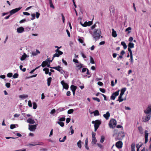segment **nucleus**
Here are the masks:
<instances>
[{
	"label": "nucleus",
	"instance_id": "nucleus-1",
	"mask_svg": "<svg viewBox=\"0 0 151 151\" xmlns=\"http://www.w3.org/2000/svg\"><path fill=\"white\" fill-rule=\"evenodd\" d=\"M101 35V32L100 29H95L94 31L93 37L96 40H99Z\"/></svg>",
	"mask_w": 151,
	"mask_h": 151
},
{
	"label": "nucleus",
	"instance_id": "nucleus-2",
	"mask_svg": "<svg viewBox=\"0 0 151 151\" xmlns=\"http://www.w3.org/2000/svg\"><path fill=\"white\" fill-rule=\"evenodd\" d=\"M92 123L93 124H94V131L96 132L99 127V125L101 124V122L100 120H96L95 121H92Z\"/></svg>",
	"mask_w": 151,
	"mask_h": 151
},
{
	"label": "nucleus",
	"instance_id": "nucleus-3",
	"mask_svg": "<svg viewBox=\"0 0 151 151\" xmlns=\"http://www.w3.org/2000/svg\"><path fill=\"white\" fill-rule=\"evenodd\" d=\"M109 126L110 128H114L115 127L116 124V121L115 119H111L109 124Z\"/></svg>",
	"mask_w": 151,
	"mask_h": 151
},
{
	"label": "nucleus",
	"instance_id": "nucleus-4",
	"mask_svg": "<svg viewBox=\"0 0 151 151\" xmlns=\"http://www.w3.org/2000/svg\"><path fill=\"white\" fill-rule=\"evenodd\" d=\"M52 68V69H55L58 71L61 74H63V73H65L64 70L63 69L62 67L59 65L58 66L53 67Z\"/></svg>",
	"mask_w": 151,
	"mask_h": 151
},
{
	"label": "nucleus",
	"instance_id": "nucleus-5",
	"mask_svg": "<svg viewBox=\"0 0 151 151\" xmlns=\"http://www.w3.org/2000/svg\"><path fill=\"white\" fill-rule=\"evenodd\" d=\"M151 114H149L147 115L145 117H143L142 119V121L143 122H145L148 121L150 119Z\"/></svg>",
	"mask_w": 151,
	"mask_h": 151
},
{
	"label": "nucleus",
	"instance_id": "nucleus-6",
	"mask_svg": "<svg viewBox=\"0 0 151 151\" xmlns=\"http://www.w3.org/2000/svg\"><path fill=\"white\" fill-rule=\"evenodd\" d=\"M119 90L113 93L110 97V99L111 100H114L115 99L116 97L119 95Z\"/></svg>",
	"mask_w": 151,
	"mask_h": 151
},
{
	"label": "nucleus",
	"instance_id": "nucleus-7",
	"mask_svg": "<svg viewBox=\"0 0 151 151\" xmlns=\"http://www.w3.org/2000/svg\"><path fill=\"white\" fill-rule=\"evenodd\" d=\"M55 51L56 53L54 55V57H58L60 55L63 54V52H62L59 50L58 49L56 50Z\"/></svg>",
	"mask_w": 151,
	"mask_h": 151
},
{
	"label": "nucleus",
	"instance_id": "nucleus-8",
	"mask_svg": "<svg viewBox=\"0 0 151 151\" xmlns=\"http://www.w3.org/2000/svg\"><path fill=\"white\" fill-rule=\"evenodd\" d=\"M21 8L19 7L13 9L10 11V15H12L19 11L20 10Z\"/></svg>",
	"mask_w": 151,
	"mask_h": 151
},
{
	"label": "nucleus",
	"instance_id": "nucleus-9",
	"mask_svg": "<svg viewBox=\"0 0 151 151\" xmlns=\"http://www.w3.org/2000/svg\"><path fill=\"white\" fill-rule=\"evenodd\" d=\"M37 125H29V129L31 131H34L36 129Z\"/></svg>",
	"mask_w": 151,
	"mask_h": 151
},
{
	"label": "nucleus",
	"instance_id": "nucleus-10",
	"mask_svg": "<svg viewBox=\"0 0 151 151\" xmlns=\"http://www.w3.org/2000/svg\"><path fill=\"white\" fill-rule=\"evenodd\" d=\"M123 143L121 141H119L116 142L115 144L116 147L118 148H121L122 147Z\"/></svg>",
	"mask_w": 151,
	"mask_h": 151
},
{
	"label": "nucleus",
	"instance_id": "nucleus-11",
	"mask_svg": "<svg viewBox=\"0 0 151 151\" xmlns=\"http://www.w3.org/2000/svg\"><path fill=\"white\" fill-rule=\"evenodd\" d=\"M148 131L147 130L145 131V144H146L148 141Z\"/></svg>",
	"mask_w": 151,
	"mask_h": 151
},
{
	"label": "nucleus",
	"instance_id": "nucleus-12",
	"mask_svg": "<svg viewBox=\"0 0 151 151\" xmlns=\"http://www.w3.org/2000/svg\"><path fill=\"white\" fill-rule=\"evenodd\" d=\"M61 83L62 84V85L63 86V88L66 89H68L69 87V86L68 85L65 83L63 81H62L61 82Z\"/></svg>",
	"mask_w": 151,
	"mask_h": 151
},
{
	"label": "nucleus",
	"instance_id": "nucleus-13",
	"mask_svg": "<svg viewBox=\"0 0 151 151\" xmlns=\"http://www.w3.org/2000/svg\"><path fill=\"white\" fill-rule=\"evenodd\" d=\"M144 113L146 114H148L151 112V105L148 106L147 109L144 111Z\"/></svg>",
	"mask_w": 151,
	"mask_h": 151
},
{
	"label": "nucleus",
	"instance_id": "nucleus-14",
	"mask_svg": "<svg viewBox=\"0 0 151 151\" xmlns=\"http://www.w3.org/2000/svg\"><path fill=\"white\" fill-rule=\"evenodd\" d=\"M24 31V28L22 27H19L17 28V31L19 33H22Z\"/></svg>",
	"mask_w": 151,
	"mask_h": 151
},
{
	"label": "nucleus",
	"instance_id": "nucleus-15",
	"mask_svg": "<svg viewBox=\"0 0 151 151\" xmlns=\"http://www.w3.org/2000/svg\"><path fill=\"white\" fill-rule=\"evenodd\" d=\"M27 122L30 124H34L35 123L34 120H33L31 118H29L27 120Z\"/></svg>",
	"mask_w": 151,
	"mask_h": 151
},
{
	"label": "nucleus",
	"instance_id": "nucleus-16",
	"mask_svg": "<svg viewBox=\"0 0 151 151\" xmlns=\"http://www.w3.org/2000/svg\"><path fill=\"white\" fill-rule=\"evenodd\" d=\"M110 116V114L109 111H107L106 113L103 115V116L106 119H108Z\"/></svg>",
	"mask_w": 151,
	"mask_h": 151
},
{
	"label": "nucleus",
	"instance_id": "nucleus-17",
	"mask_svg": "<svg viewBox=\"0 0 151 151\" xmlns=\"http://www.w3.org/2000/svg\"><path fill=\"white\" fill-rule=\"evenodd\" d=\"M112 36L114 37H116L117 36L116 32L114 29H112Z\"/></svg>",
	"mask_w": 151,
	"mask_h": 151
},
{
	"label": "nucleus",
	"instance_id": "nucleus-18",
	"mask_svg": "<svg viewBox=\"0 0 151 151\" xmlns=\"http://www.w3.org/2000/svg\"><path fill=\"white\" fill-rule=\"evenodd\" d=\"M122 95L120 94L119 96L118 97V99L116 101H119V102H121L124 100V99H122Z\"/></svg>",
	"mask_w": 151,
	"mask_h": 151
},
{
	"label": "nucleus",
	"instance_id": "nucleus-19",
	"mask_svg": "<svg viewBox=\"0 0 151 151\" xmlns=\"http://www.w3.org/2000/svg\"><path fill=\"white\" fill-rule=\"evenodd\" d=\"M88 138H87L85 140V146L87 150L89 149V147H88Z\"/></svg>",
	"mask_w": 151,
	"mask_h": 151
},
{
	"label": "nucleus",
	"instance_id": "nucleus-20",
	"mask_svg": "<svg viewBox=\"0 0 151 151\" xmlns=\"http://www.w3.org/2000/svg\"><path fill=\"white\" fill-rule=\"evenodd\" d=\"M47 61L45 60L42 62L41 66L43 67H44L47 65Z\"/></svg>",
	"mask_w": 151,
	"mask_h": 151
},
{
	"label": "nucleus",
	"instance_id": "nucleus-21",
	"mask_svg": "<svg viewBox=\"0 0 151 151\" xmlns=\"http://www.w3.org/2000/svg\"><path fill=\"white\" fill-rule=\"evenodd\" d=\"M52 78L51 77H49L47 79V84L48 86L50 85V83L52 81Z\"/></svg>",
	"mask_w": 151,
	"mask_h": 151
},
{
	"label": "nucleus",
	"instance_id": "nucleus-22",
	"mask_svg": "<svg viewBox=\"0 0 151 151\" xmlns=\"http://www.w3.org/2000/svg\"><path fill=\"white\" fill-rule=\"evenodd\" d=\"M77 88V86L73 85H72L70 86V88L72 91H75Z\"/></svg>",
	"mask_w": 151,
	"mask_h": 151
},
{
	"label": "nucleus",
	"instance_id": "nucleus-23",
	"mask_svg": "<svg viewBox=\"0 0 151 151\" xmlns=\"http://www.w3.org/2000/svg\"><path fill=\"white\" fill-rule=\"evenodd\" d=\"M40 53V52L37 50H36V52H32V55L33 56H35L36 55Z\"/></svg>",
	"mask_w": 151,
	"mask_h": 151
},
{
	"label": "nucleus",
	"instance_id": "nucleus-24",
	"mask_svg": "<svg viewBox=\"0 0 151 151\" xmlns=\"http://www.w3.org/2000/svg\"><path fill=\"white\" fill-rule=\"evenodd\" d=\"M126 88H122L121 90V93L120 94L123 96L125 92L126 91Z\"/></svg>",
	"mask_w": 151,
	"mask_h": 151
},
{
	"label": "nucleus",
	"instance_id": "nucleus-25",
	"mask_svg": "<svg viewBox=\"0 0 151 151\" xmlns=\"http://www.w3.org/2000/svg\"><path fill=\"white\" fill-rule=\"evenodd\" d=\"M128 47L129 48H133L134 47V44L132 42H129L128 45Z\"/></svg>",
	"mask_w": 151,
	"mask_h": 151
},
{
	"label": "nucleus",
	"instance_id": "nucleus-26",
	"mask_svg": "<svg viewBox=\"0 0 151 151\" xmlns=\"http://www.w3.org/2000/svg\"><path fill=\"white\" fill-rule=\"evenodd\" d=\"M138 129L139 130L140 134H142L143 133V130L142 127H138Z\"/></svg>",
	"mask_w": 151,
	"mask_h": 151
},
{
	"label": "nucleus",
	"instance_id": "nucleus-27",
	"mask_svg": "<svg viewBox=\"0 0 151 151\" xmlns=\"http://www.w3.org/2000/svg\"><path fill=\"white\" fill-rule=\"evenodd\" d=\"M135 144L134 143H133L132 144L131 146V151H135Z\"/></svg>",
	"mask_w": 151,
	"mask_h": 151
},
{
	"label": "nucleus",
	"instance_id": "nucleus-28",
	"mask_svg": "<svg viewBox=\"0 0 151 151\" xmlns=\"http://www.w3.org/2000/svg\"><path fill=\"white\" fill-rule=\"evenodd\" d=\"M121 45L123 46L124 48V49H125L127 48V45L124 42H121Z\"/></svg>",
	"mask_w": 151,
	"mask_h": 151
},
{
	"label": "nucleus",
	"instance_id": "nucleus-29",
	"mask_svg": "<svg viewBox=\"0 0 151 151\" xmlns=\"http://www.w3.org/2000/svg\"><path fill=\"white\" fill-rule=\"evenodd\" d=\"M49 1L50 7L54 9L55 7L52 4V0H49Z\"/></svg>",
	"mask_w": 151,
	"mask_h": 151
},
{
	"label": "nucleus",
	"instance_id": "nucleus-30",
	"mask_svg": "<svg viewBox=\"0 0 151 151\" xmlns=\"http://www.w3.org/2000/svg\"><path fill=\"white\" fill-rule=\"evenodd\" d=\"M97 140L96 138H92V144L93 145L95 144Z\"/></svg>",
	"mask_w": 151,
	"mask_h": 151
},
{
	"label": "nucleus",
	"instance_id": "nucleus-31",
	"mask_svg": "<svg viewBox=\"0 0 151 151\" xmlns=\"http://www.w3.org/2000/svg\"><path fill=\"white\" fill-rule=\"evenodd\" d=\"M93 113L94 116H99V112L97 110H96L93 112Z\"/></svg>",
	"mask_w": 151,
	"mask_h": 151
},
{
	"label": "nucleus",
	"instance_id": "nucleus-32",
	"mask_svg": "<svg viewBox=\"0 0 151 151\" xmlns=\"http://www.w3.org/2000/svg\"><path fill=\"white\" fill-rule=\"evenodd\" d=\"M66 139V136H65L63 138V139H61V138H60L59 139V141L60 142H63L65 141Z\"/></svg>",
	"mask_w": 151,
	"mask_h": 151
},
{
	"label": "nucleus",
	"instance_id": "nucleus-33",
	"mask_svg": "<svg viewBox=\"0 0 151 151\" xmlns=\"http://www.w3.org/2000/svg\"><path fill=\"white\" fill-rule=\"evenodd\" d=\"M27 57V55L26 54H24L22 55L21 58V60H23L25 59Z\"/></svg>",
	"mask_w": 151,
	"mask_h": 151
},
{
	"label": "nucleus",
	"instance_id": "nucleus-34",
	"mask_svg": "<svg viewBox=\"0 0 151 151\" xmlns=\"http://www.w3.org/2000/svg\"><path fill=\"white\" fill-rule=\"evenodd\" d=\"M43 70L45 71V73L47 74L49 73V69L47 68H45L43 69Z\"/></svg>",
	"mask_w": 151,
	"mask_h": 151
},
{
	"label": "nucleus",
	"instance_id": "nucleus-35",
	"mask_svg": "<svg viewBox=\"0 0 151 151\" xmlns=\"http://www.w3.org/2000/svg\"><path fill=\"white\" fill-rule=\"evenodd\" d=\"M81 140H79L77 143L78 147L80 148H81Z\"/></svg>",
	"mask_w": 151,
	"mask_h": 151
},
{
	"label": "nucleus",
	"instance_id": "nucleus-36",
	"mask_svg": "<svg viewBox=\"0 0 151 151\" xmlns=\"http://www.w3.org/2000/svg\"><path fill=\"white\" fill-rule=\"evenodd\" d=\"M64 108H60L59 109H57L56 111L58 112H59L60 111H63L64 110Z\"/></svg>",
	"mask_w": 151,
	"mask_h": 151
},
{
	"label": "nucleus",
	"instance_id": "nucleus-37",
	"mask_svg": "<svg viewBox=\"0 0 151 151\" xmlns=\"http://www.w3.org/2000/svg\"><path fill=\"white\" fill-rule=\"evenodd\" d=\"M131 27H128L125 29V32H128V33L129 34L131 32Z\"/></svg>",
	"mask_w": 151,
	"mask_h": 151
},
{
	"label": "nucleus",
	"instance_id": "nucleus-38",
	"mask_svg": "<svg viewBox=\"0 0 151 151\" xmlns=\"http://www.w3.org/2000/svg\"><path fill=\"white\" fill-rule=\"evenodd\" d=\"M57 123L61 127H63L64 126V123L63 122H58Z\"/></svg>",
	"mask_w": 151,
	"mask_h": 151
},
{
	"label": "nucleus",
	"instance_id": "nucleus-39",
	"mask_svg": "<svg viewBox=\"0 0 151 151\" xmlns=\"http://www.w3.org/2000/svg\"><path fill=\"white\" fill-rule=\"evenodd\" d=\"M90 62L92 64H94L95 62L93 58L91 56H90Z\"/></svg>",
	"mask_w": 151,
	"mask_h": 151
},
{
	"label": "nucleus",
	"instance_id": "nucleus-40",
	"mask_svg": "<svg viewBox=\"0 0 151 151\" xmlns=\"http://www.w3.org/2000/svg\"><path fill=\"white\" fill-rule=\"evenodd\" d=\"M33 109H36L37 107V104L36 103L34 102L33 103Z\"/></svg>",
	"mask_w": 151,
	"mask_h": 151
},
{
	"label": "nucleus",
	"instance_id": "nucleus-41",
	"mask_svg": "<svg viewBox=\"0 0 151 151\" xmlns=\"http://www.w3.org/2000/svg\"><path fill=\"white\" fill-rule=\"evenodd\" d=\"M83 65L81 63H80V64L78 65L77 67L79 69H80L83 67Z\"/></svg>",
	"mask_w": 151,
	"mask_h": 151
},
{
	"label": "nucleus",
	"instance_id": "nucleus-42",
	"mask_svg": "<svg viewBox=\"0 0 151 151\" xmlns=\"http://www.w3.org/2000/svg\"><path fill=\"white\" fill-rule=\"evenodd\" d=\"M73 109H71L69 110L68 111V114H71L73 112Z\"/></svg>",
	"mask_w": 151,
	"mask_h": 151
},
{
	"label": "nucleus",
	"instance_id": "nucleus-43",
	"mask_svg": "<svg viewBox=\"0 0 151 151\" xmlns=\"http://www.w3.org/2000/svg\"><path fill=\"white\" fill-rule=\"evenodd\" d=\"M92 99L98 102H99L100 101V99L97 97H93Z\"/></svg>",
	"mask_w": 151,
	"mask_h": 151
},
{
	"label": "nucleus",
	"instance_id": "nucleus-44",
	"mask_svg": "<svg viewBox=\"0 0 151 151\" xmlns=\"http://www.w3.org/2000/svg\"><path fill=\"white\" fill-rule=\"evenodd\" d=\"M18 76L19 75L18 73H16L13 75V77L14 78H17L18 77Z\"/></svg>",
	"mask_w": 151,
	"mask_h": 151
},
{
	"label": "nucleus",
	"instance_id": "nucleus-45",
	"mask_svg": "<svg viewBox=\"0 0 151 151\" xmlns=\"http://www.w3.org/2000/svg\"><path fill=\"white\" fill-rule=\"evenodd\" d=\"M87 22H85L83 24L81 23V25L84 27H86V26H88V24H87Z\"/></svg>",
	"mask_w": 151,
	"mask_h": 151
},
{
	"label": "nucleus",
	"instance_id": "nucleus-46",
	"mask_svg": "<svg viewBox=\"0 0 151 151\" xmlns=\"http://www.w3.org/2000/svg\"><path fill=\"white\" fill-rule=\"evenodd\" d=\"M104 140V136H101V139L100 140V142L101 143H103Z\"/></svg>",
	"mask_w": 151,
	"mask_h": 151
},
{
	"label": "nucleus",
	"instance_id": "nucleus-47",
	"mask_svg": "<svg viewBox=\"0 0 151 151\" xmlns=\"http://www.w3.org/2000/svg\"><path fill=\"white\" fill-rule=\"evenodd\" d=\"M130 62L132 63H133V55H130Z\"/></svg>",
	"mask_w": 151,
	"mask_h": 151
},
{
	"label": "nucleus",
	"instance_id": "nucleus-48",
	"mask_svg": "<svg viewBox=\"0 0 151 151\" xmlns=\"http://www.w3.org/2000/svg\"><path fill=\"white\" fill-rule=\"evenodd\" d=\"M99 90L103 93H105L106 92V90L104 88H99Z\"/></svg>",
	"mask_w": 151,
	"mask_h": 151
},
{
	"label": "nucleus",
	"instance_id": "nucleus-49",
	"mask_svg": "<svg viewBox=\"0 0 151 151\" xmlns=\"http://www.w3.org/2000/svg\"><path fill=\"white\" fill-rule=\"evenodd\" d=\"M5 86L7 88H9L10 87L11 84L10 83H6Z\"/></svg>",
	"mask_w": 151,
	"mask_h": 151
},
{
	"label": "nucleus",
	"instance_id": "nucleus-50",
	"mask_svg": "<svg viewBox=\"0 0 151 151\" xmlns=\"http://www.w3.org/2000/svg\"><path fill=\"white\" fill-rule=\"evenodd\" d=\"M12 76V73H9L7 74V77L9 78H11Z\"/></svg>",
	"mask_w": 151,
	"mask_h": 151
},
{
	"label": "nucleus",
	"instance_id": "nucleus-51",
	"mask_svg": "<svg viewBox=\"0 0 151 151\" xmlns=\"http://www.w3.org/2000/svg\"><path fill=\"white\" fill-rule=\"evenodd\" d=\"M131 48H129V47H128V51L129 52L130 55H132V51Z\"/></svg>",
	"mask_w": 151,
	"mask_h": 151
},
{
	"label": "nucleus",
	"instance_id": "nucleus-52",
	"mask_svg": "<svg viewBox=\"0 0 151 151\" xmlns=\"http://www.w3.org/2000/svg\"><path fill=\"white\" fill-rule=\"evenodd\" d=\"M65 117H61L60 118L59 121L60 122H63L65 121Z\"/></svg>",
	"mask_w": 151,
	"mask_h": 151
},
{
	"label": "nucleus",
	"instance_id": "nucleus-53",
	"mask_svg": "<svg viewBox=\"0 0 151 151\" xmlns=\"http://www.w3.org/2000/svg\"><path fill=\"white\" fill-rule=\"evenodd\" d=\"M81 54L82 56L84 59L86 58V56L84 54L83 52H81Z\"/></svg>",
	"mask_w": 151,
	"mask_h": 151
},
{
	"label": "nucleus",
	"instance_id": "nucleus-54",
	"mask_svg": "<svg viewBox=\"0 0 151 151\" xmlns=\"http://www.w3.org/2000/svg\"><path fill=\"white\" fill-rule=\"evenodd\" d=\"M15 125L14 124H11L10 125V128L11 129H13L15 128Z\"/></svg>",
	"mask_w": 151,
	"mask_h": 151
},
{
	"label": "nucleus",
	"instance_id": "nucleus-55",
	"mask_svg": "<svg viewBox=\"0 0 151 151\" xmlns=\"http://www.w3.org/2000/svg\"><path fill=\"white\" fill-rule=\"evenodd\" d=\"M62 61L63 63H64L65 65H67L68 63L65 60L63 59H62Z\"/></svg>",
	"mask_w": 151,
	"mask_h": 151
},
{
	"label": "nucleus",
	"instance_id": "nucleus-56",
	"mask_svg": "<svg viewBox=\"0 0 151 151\" xmlns=\"http://www.w3.org/2000/svg\"><path fill=\"white\" fill-rule=\"evenodd\" d=\"M31 16L32 17V18L31 19V20H33V19H35V14H31Z\"/></svg>",
	"mask_w": 151,
	"mask_h": 151
},
{
	"label": "nucleus",
	"instance_id": "nucleus-57",
	"mask_svg": "<svg viewBox=\"0 0 151 151\" xmlns=\"http://www.w3.org/2000/svg\"><path fill=\"white\" fill-rule=\"evenodd\" d=\"M28 105L30 107H32V103L31 101H29L28 102Z\"/></svg>",
	"mask_w": 151,
	"mask_h": 151
},
{
	"label": "nucleus",
	"instance_id": "nucleus-58",
	"mask_svg": "<svg viewBox=\"0 0 151 151\" xmlns=\"http://www.w3.org/2000/svg\"><path fill=\"white\" fill-rule=\"evenodd\" d=\"M96 133H94V132H92V137L93 138H96L95 136H96Z\"/></svg>",
	"mask_w": 151,
	"mask_h": 151
},
{
	"label": "nucleus",
	"instance_id": "nucleus-59",
	"mask_svg": "<svg viewBox=\"0 0 151 151\" xmlns=\"http://www.w3.org/2000/svg\"><path fill=\"white\" fill-rule=\"evenodd\" d=\"M40 15V14L39 13L37 12H36V17L38 19Z\"/></svg>",
	"mask_w": 151,
	"mask_h": 151
},
{
	"label": "nucleus",
	"instance_id": "nucleus-60",
	"mask_svg": "<svg viewBox=\"0 0 151 151\" xmlns=\"http://www.w3.org/2000/svg\"><path fill=\"white\" fill-rule=\"evenodd\" d=\"M70 120V119L69 118H68L66 119V122L67 123H68Z\"/></svg>",
	"mask_w": 151,
	"mask_h": 151
},
{
	"label": "nucleus",
	"instance_id": "nucleus-61",
	"mask_svg": "<svg viewBox=\"0 0 151 151\" xmlns=\"http://www.w3.org/2000/svg\"><path fill=\"white\" fill-rule=\"evenodd\" d=\"M61 15L62 16V20L63 21V23H64L65 22V17L63 14H61Z\"/></svg>",
	"mask_w": 151,
	"mask_h": 151
},
{
	"label": "nucleus",
	"instance_id": "nucleus-62",
	"mask_svg": "<svg viewBox=\"0 0 151 151\" xmlns=\"http://www.w3.org/2000/svg\"><path fill=\"white\" fill-rule=\"evenodd\" d=\"M97 84L99 85L100 86H102L103 85V83L102 82H100V81L98 82Z\"/></svg>",
	"mask_w": 151,
	"mask_h": 151
},
{
	"label": "nucleus",
	"instance_id": "nucleus-63",
	"mask_svg": "<svg viewBox=\"0 0 151 151\" xmlns=\"http://www.w3.org/2000/svg\"><path fill=\"white\" fill-rule=\"evenodd\" d=\"M88 68H83L82 70V72L84 73L87 70Z\"/></svg>",
	"mask_w": 151,
	"mask_h": 151
},
{
	"label": "nucleus",
	"instance_id": "nucleus-64",
	"mask_svg": "<svg viewBox=\"0 0 151 151\" xmlns=\"http://www.w3.org/2000/svg\"><path fill=\"white\" fill-rule=\"evenodd\" d=\"M26 21V19H22L21 20H20V21H19V23H23L25 22Z\"/></svg>",
	"mask_w": 151,
	"mask_h": 151
}]
</instances>
